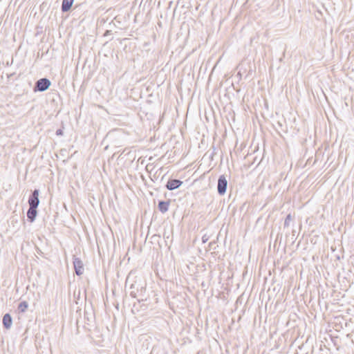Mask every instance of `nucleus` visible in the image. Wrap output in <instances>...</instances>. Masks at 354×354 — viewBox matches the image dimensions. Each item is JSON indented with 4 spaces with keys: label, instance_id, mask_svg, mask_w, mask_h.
<instances>
[{
    "label": "nucleus",
    "instance_id": "1",
    "mask_svg": "<svg viewBox=\"0 0 354 354\" xmlns=\"http://www.w3.org/2000/svg\"><path fill=\"white\" fill-rule=\"evenodd\" d=\"M50 84V81L48 79L41 78L36 82L34 90L35 91H45L49 88Z\"/></svg>",
    "mask_w": 354,
    "mask_h": 354
},
{
    "label": "nucleus",
    "instance_id": "2",
    "mask_svg": "<svg viewBox=\"0 0 354 354\" xmlns=\"http://www.w3.org/2000/svg\"><path fill=\"white\" fill-rule=\"evenodd\" d=\"M39 191L38 189H35L32 192L28 198L29 207L37 208L39 204Z\"/></svg>",
    "mask_w": 354,
    "mask_h": 354
},
{
    "label": "nucleus",
    "instance_id": "3",
    "mask_svg": "<svg viewBox=\"0 0 354 354\" xmlns=\"http://www.w3.org/2000/svg\"><path fill=\"white\" fill-rule=\"evenodd\" d=\"M227 180L224 176H221L218 180L217 189L221 195H223L227 189Z\"/></svg>",
    "mask_w": 354,
    "mask_h": 354
},
{
    "label": "nucleus",
    "instance_id": "4",
    "mask_svg": "<svg viewBox=\"0 0 354 354\" xmlns=\"http://www.w3.org/2000/svg\"><path fill=\"white\" fill-rule=\"evenodd\" d=\"M73 266L77 275L80 276L84 273V265L80 259L75 257L73 260Z\"/></svg>",
    "mask_w": 354,
    "mask_h": 354
},
{
    "label": "nucleus",
    "instance_id": "5",
    "mask_svg": "<svg viewBox=\"0 0 354 354\" xmlns=\"http://www.w3.org/2000/svg\"><path fill=\"white\" fill-rule=\"evenodd\" d=\"M182 184H183V182L181 180H177V179H172V180H169L167 182V183L166 185V187L169 190H174V189L178 188Z\"/></svg>",
    "mask_w": 354,
    "mask_h": 354
},
{
    "label": "nucleus",
    "instance_id": "6",
    "mask_svg": "<svg viewBox=\"0 0 354 354\" xmlns=\"http://www.w3.org/2000/svg\"><path fill=\"white\" fill-rule=\"evenodd\" d=\"M12 324V319L10 314H6L3 317V324L6 329H9Z\"/></svg>",
    "mask_w": 354,
    "mask_h": 354
},
{
    "label": "nucleus",
    "instance_id": "7",
    "mask_svg": "<svg viewBox=\"0 0 354 354\" xmlns=\"http://www.w3.org/2000/svg\"><path fill=\"white\" fill-rule=\"evenodd\" d=\"M37 208L29 207L27 212V217L30 222H33L37 216Z\"/></svg>",
    "mask_w": 354,
    "mask_h": 354
},
{
    "label": "nucleus",
    "instance_id": "8",
    "mask_svg": "<svg viewBox=\"0 0 354 354\" xmlns=\"http://www.w3.org/2000/svg\"><path fill=\"white\" fill-rule=\"evenodd\" d=\"M73 1H74V0H63L62 4V12L68 11L71 8V6L73 3Z\"/></svg>",
    "mask_w": 354,
    "mask_h": 354
},
{
    "label": "nucleus",
    "instance_id": "9",
    "mask_svg": "<svg viewBox=\"0 0 354 354\" xmlns=\"http://www.w3.org/2000/svg\"><path fill=\"white\" fill-rule=\"evenodd\" d=\"M169 203L167 201H160L158 203V209L162 213L167 212Z\"/></svg>",
    "mask_w": 354,
    "mask_h": 354
},
{
    "label": "nucleus",
    "instance_id": "10",
    "mask_svg": "<svg viewBox=\"0 0 354 354\" xmlns=\"http://www.w3.org/2000/svg\"><path fill=\"white\" fill-rule=\"evenodd\" d=\"M28 304L27 301H21L19 306H18V310L21 312V313H24L26 309L28 308Z\"/></svg>",
    "mask_w": 354,
    "mask_h": 354
},
{
    "label": "nucleus",
    "instance_id": "11",
    "mask_svg": "<svg viewBox=\"0 0 354 354\" xmlns=\"http://www.w3.org/2000/svg\"><path fill=\"white\" fill-rule=\"evenodd\" d=\"M56 135H57V136H62V135H63V131H62V129H57V130L56 131Z\"/></svg>",
    "mask_w": 354,
    "mask_h": 354
},
{
    "label": "nucleus",
    "instance_id": "12",
    "mask_svg": "<svg viewBox=\"0 0 354 354\" xmlns=\"http://www.w3.org/2000/svg\"><path fill=\"white\" fill-rule=\"evenodd\" d=\"M286 225H288V216L284 219V225L286 226Z\"/></svg>",
    "mask_w": 354,
    "mask_h": 354
},
{
    "label": "nucleus",
    "instance_id": "13",
    "mask_svg": "<svg viewBox=\"0 0 354 354\" xmlns=\"http://www.w3.org/2000/svg\"><path fill=\"white\" fill-rule=\"evenodd\" d=\"M206 241H207V239H204V237H203V241L205 243Z\"/></svg>",
    "mask_w": 354,
    "mask_h": 354
}]
</instances>
